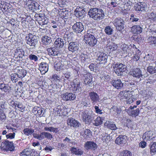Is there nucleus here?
<instances>
[{
  "label": "nucleus",
  "instance_id": "obj_1",
  "mask_svg": "<svg viewBox=\"0 0 156 156\" xmlns=\"http://www.w3.org/2000/svg\"><path fill=\"white\" fill-rule=\"evenodd\" d=\"M93 32L94 30L92 29L88 30L85 34L84 38L86 43L91 47L94 46L97 42Z\"/></svg>",
  "mask_w": 156,
  "mask_h": 156
},
{
  "label": "nucleus",
  "instance_id": "obj_2",
  "mask_svg": "<svg viewBox=\"0 0 156 156\" xmlns=\"http://www.w3.org/2000/svg\"><path fill=\"white\" fill-rule=\"evenodd\" d=\"M88 14L90 17L97 21L103 19L105 16L103 11L97 8L91 9L89 11Z\"/></svg>",
  "mask_w": 156,
  "mask_h": 156
},
{
  "label": "nucleus",
  "instance_id": "obj_3",
  "mask_svg": "<svg viewBox=\"0 0 156 156\" xmlns=\"http://www.w3.org/2000/svg\"><path fill=\"white\" fill-rule=\"evenodd\" d=\"M135 46L133 45V46L132 47L130 45L129 46L125 44H123L121 46L120 53L121 54H122L121 55L122 56L127 54L133 53V51L135 48Z\"/></svg>",
  "mask_w": 156,
  "mask_h": 156
},
{
  "label": "nucleus",
  "instance_id": "obj_4",
  "mask_svg": "<svg viewBox=\"0 0 156 156\" xmlns=\"http://www.w3.org/2000/svg\"><path fill=\"white\" fill-rule=\"evenodd\" d=\"M26 5L28 7V9L29 11L34 12L39 9V5L34 1L27 0Z\"/></svg>",
  "mask_w": 156,
  "mask_h": 156
},
{
  "label": "nucleus",
  "instance_id": "obj_5",
  "mask_svg": "<svg viewBox=\"0 0 156 156\" xmlns=\"http://www.w3.org/2000/svg\"><path fill=\"white\" fill-rule=\"evenodd\" d=\"M26 43L31 46H35L37 41L36 36L31 33L27 34L25 37Z\"/></svg>",
  "mask_w": 156,
  "mask_h": 156
},
{
  "label": "nucleus",
  "instance_id": "obj_6",
  "mask_svg": "<svg viewBox=\"0 0 156 156\" xmlns=\"http://www.w3.org/2000/svg\"><path fill=\"white\" fill-rule=\"evenodd\" d=\"M113 24L117 30L121 31L124 28L125 22L120 17L117 18L113 22Z\"/></svg>",
  "mask_w": 156,
  "mask_h": 156
},
{
  "label": "nucleus",
  "instance_id": "obj_7",
  "mask_svg": "<svg viewBox=\"0 0 156 156\" xmlns=\"http://www.w3.org/2000/svg\"><path fill=\"white\" fill-rule=\"evenodd\" d=\"M156 136V133L154 131L150 130L145 132L142 136L143 140L147 141L153 140Z\"/></svg>",
  "mask_w": 156,
  "mask_h": 156
},
{
  "label": "nucleus",
  "instance_id": "obj_8",
  "mask_svg": "<svg viewBox=\"0 0 156 156\" xmlns=\"http://www.w3.org/2000/svg\"><path fill=\"white\" fill-rule=\"evenodd\" d=\"M55 110L59 116H66L68 115L69 112L68 108L62 105L57 106L55 108Z\"/></svg>",
  "mask_w": 156,
  "mask_h": 156
},
{
  "label": "nucleus",
  "instance_id": "obj_9",
  "mask_svg": "<svg viewBox=\"0 0 156 156\" xmlns=\"http://www.w3.org/2000/svg\"><path fill=\"white\" fill-rule=\"evenodd\" d=\"M114 70L118 75H121L123 72L126 70L125 66L122 64L117 63L113 66Z\"/></svg>",
  "mask_w": 156,
  "mask_h": 156
},
{
  "label": "nucleus",
  "instance_id": "obj_10",
  "mask_svg": "<svg viewBox=\"0 0 156 156\" xmlns=\"http://www.w3.org/2000/svg\"><path fill=\"white\" fill-rule=\"evenodd\" d=\"M25 51L22 48H17L14 51V57L19 60L22 59L25 55Z\"/></svg>",
  "mask_w": 156,
  "mask_h": 156
},
{
  "label": "nucleus",
  "instance_id": "obj_11",
  "mask_svg": "<svg viewBox=\"0 0 156 156\" xmlns=\"http://www.w3.org/2000/svg\"><path fill=\"white\" fill-rule=\"evenodd\" d=\"M130 73L133 77L138 78L142 77L143 74L140 69L138 68H134L131 69Z\"/></svg>",
  "mask_w": 156,
  "mask_h": 156
},
{
  "label": "nucleus",
  "instance_id": "obj_12",
  "mask_svg": "<svg viewBox=\"0 0 156 156\" xmlns=\"http://www.w3.org/2000/svg\"><path fill=\"white\" fill-rule=\"evenodd\" d=\"M21 21L22 25L23 28H25L28 27H32V26L31 24L32 23L33 21L30 17H26L24 19L23 18Z\"/></svg>",
  "mask_w": 156,
  "mask_h": 156
},
{
  "label": "nucleus",
  "instance_id": "obj_13",
  "mask_svg": "<svg viewBox=\"0 0 156 156\" xmlns=\"http://www.w3.org/2000/svg\"><path fill=\"white\" fill-rule=\"evenodd\" d=\"M73 28L75 32L79 33L84 30V26L81 23L77 22L73 25Z\"/></svg>",
  "mask_w": 156,
  "mask_h": 156
},
{
  "label": "nucleus",
  "instance_id": "obj_14",
  "mask_svg": "<svg viewBox=\"0 0 156 156\" xmlns=\"http://www.w3.org/2000/svg\"><path fill=\"white\" fill-rule=\"evenodd\" d=\"M81 118L85 124H89L91 121V115H89L87 111H84L81 114Z\"/></svg>",
  "mask_w": 156,
  "mask_h": 156
},
{
  "label": "nucleus",
  "instance_id": "obj_15",
  "mask_svg": "<svg viewBox=\"0 0 156 156\" xmlns=\"http://www.w3.org/2000/svg\"><path fill=\"white\" fill-rule=\"evenodd\" d=\"M38 69L42 75L45 74L48 70V65L46 62H41L38 64Z\"/></svg>",
  "mask_w": 156,
  "mask_h": 156
},
{
  "label": "nucleus",
  "instance_id": "obj_16",
  "mask_svg": "<svg viewBox=\"0 0 156 156\" xmlns=\"http://www.w3.org/2000/svg\"><path fill=\"white\" fill-rule=\"evenodd\" d=\"M61 96L62 99L66 101L73 100H74L76 98L75 95L71 93L66 92L62 94Z\"/></svg>",
  "mask_w": 156,
  "mask_h": 156
},
{
  "label": "nucleus",
  "instance_id": "obj_17",
  "mask_svg": "<svg viewBox=\"0 0 156 156\" xmlns=\"http://www.w3.org/2000/svg\"><path fill=\"white\" fill-rule=\"evenodd\" d=\"M79 48V43L75 41L70 42L69 45V50L72 52H74L78 50Z\"/></svg>",
  "mask_w": 156,
  "mask_h": 156
},
{
  "label": "nucleus",
  "instance_id": "obj_18",
  "mask_svg": "<svg viewBox=\"0 0 156 156\" xmlns=\"http://www.w3.org/2000/svg\"><path fill=\"white\" fill-rule=\"evenodd\" d=\"M104 127L112 130H116L117 129V127L113 122L106 121L104 124Z\"/></svg>",
  "mask_w": 156,
  "mask_h": 156
},
{
  "label": "nucleus",
  "instance_id": "obj_19",
  "mask_svg": "<svg viewBox=\"0 0 156 156\" xmlns=\"http://www.w3.org/2000/svg\"><path fill=\"white\" fill-rule=\"evenodd\" d=\"M10 104L11 106L14 107L16 109H18L22 112L24 111V107L22 104L20 103L19 102L17 101H10Z\"/></svg>",
  "mask_w": 156,
  "mask_h": 156
},
{
  "label": "nucleus",
  "instance_id": "obj_20",
  "mask_svg": "<svg viewBox=\"0 0 156 156\" xmlns=\"http://www.w3.org/2000/svg\"><path fill=\"white\" fill-rule=\"evenodd\" d=\"M108 56L106 54L102 52H100L97 60H99L100 64H105L107 62Z\"/></svg>",
  "mask_w": 156,
  "mask_h": 156
},
{
  "label": "nucleus",
  "instance_id": "obj_21",
  "mask_svg": "<svg viewBox=\"0 0 156 156\" xmlns=\"http://www.w3.org/2000/svg\"><path fill=\"white\" fill-rule=\"evenodd\" d=\"M131 91L129 90H123L120 92L118 97L122 98L127 99L131 96Z\"/></svg>",
  "mask_w": 156,
  "mask_h": 156
},
{
  "label": "nucleus",
  "instance_id": "obj_22",
  "mask_svg": "<svg viewBox=\"0 0 156 156\" xmlns=\"http://www.w3.org/2000/svg\"><path fill=\"white\" fill-rule=\"evenodd\" d=\"M85 11L82 8L77 6L75 11V15L77 17L82 18L84 16Z\"/></svg>",
  "mask_w": 156,
  "mask_h": 156
},
{
  "label": "nucleus",
  "instance_id": "obj_23",
  "mask_svg": "<svg viewBox=\"0 0 156 156\" xmlns=\"http://www.w3.org/2000/svg\"><path fill=\"white\" fill-rule=\"evenodd\" d=\"M85 147L87 149H90L94 150L97 147L96 144L93 141H87L85 144Z\"/></svg>",
  "mask_w": 156,
  "mask_h": 156
},
{
  "label": "nucleus",
  "instance_id": "obj_24",
  "mask_svg": "<svg viewBox=\"0 0 156 156\" xmlns=\"http://www.w3.org/2000/svg\"><path fill=\"white\" fill-rule=\"evenodd\" d=\"M126 137L125 135H119L116 138L115 141V143L119 145L125 143L126 142Z\"/></svg>",
  "mask_w": 156,
  "mask_h": 156
},
{
  "label": "nucleus",
  "instance_id": "obj_25",
  "mask_svg": "<svg viewBox=\"0 0 156 156\" xmlns=\"http://www.w3.org/2000/svg\"><path fill=\"white\" fill-rule=\"evenodd\" d=\"M67 124L68 125H70L71 126H73L75 128H77L79 127L80 125L79 122L71 118L68 119L67 120Z\"/></svg>",
  "mask_w": 156,
  "mask_h": 156
},
{
  "label": "nucleus",
  "instance_id": "obj_26",
  "mask_svg": "<svg viewBox=\"0 0 156 156\" xmlns=\"http://www.w3.org/2000/svg\"><path fill=\"white\" fill-rule=\"evenodd\" d=\"M112 83L114 87L118 89H121L123 86V84L120 79L112 81Z\"/></svg>",
  "mask_w": 156,
  "mask_h": 156
},
{
  "label": "nucleus",
  "instance_id": "obj_27",
  "mask_svg": "<svg viewBox=\"0 0 156 156\" xmlns=\"http://www.w3.org/2000/svg\"><path fill=\"white\" fill-rule=\"evenodd\" d=\"M84 82L85 84H89L92 81L93 77L91 74L89 73H87L83 75Z\"/></svg>",
  "mask_w": 156,
  "mask_h": 156
},
{
  "label": "nucleus",
  "instance_id": "obj_28",
  "mask_svg": "<svg viewBox=\"0 0 156 156\" xmlns=\"http://www.w3.org/2000/svg\"><path fill=\"white\" fill-rule=\"evenodd\" d=\"M16 69H17L16 74L18 77L19 78H23L26 75L27 71L26 70L22 68L19 69L18 66L16 68Z\"/></svg>",
  "mask_w": 156,
  "mask_h": 156
},
{
  "label": "nucleus",
  "instance_id": "obj_29",
  "mask_svg": "<svg viewBox=\"0 0 156 156\" xmlns=\"http://www.w3.org/2000/svg\"><path fill=\"white\" fill-rule=\"evenodd\" d=\"M89 96L93 103H96L99 99V96L97 93L94 91H91L89 93Z\"/></svg>",
  "mask_w": 156,
  "mask_h": 156
},
{
  "label": "nucleus",
  "instance_id": "obj_30",
  "mask_svg": "<svg viewBox=\"0 0 156 156\" xmlns=\"http://www.w3.org/2000/svg\"><path fill=\"white\" fill-rule=\"evenodd\" d=\"M131 30L133 34H138L142 32V28L139 25H134L131 27Z\"/></svg>",
  "mask_w": 156,
  "mask_h": 156
},
{
  "label": "nucleus",
  "instance_id": "obj_31",
  "mask_svg": "<svg viewBox=\"0 0 156 156\" xmlns=\"http://www.w3.org/2000/svg\"><path fill=\"white\" fill-rule=\"evenodd\" d=\"M126 112L129 115L134 117H136L138 116L140 113V111L139 108H137L135 110H132L128 109L127 110Z\"/></svg>",
  "mask_w": 156,
  "mask_h": 156
},
{
  "label": "nucleus",
  "instance_id": "obj_32",
  "mask_svg": "<svg viewBox=\"0 0 156 156\" xmlns=\"http://www.w3.org/2000/svg\"><path fill=\"white\" fill-rule=\"evenodd\" d=\"M105 120L104 117L98 116L93 122V125L95 126H98L101 125Z\"/></svg>",
  "mask_w": 156,
  "mask_h": 156
},
{
  "label": "nucleus",
  "instance_id": "obj_33",
  "mask_svg": "<svg viewBox=\"0 0 156 156\" xmlns=\"http://www.w3.org/2000/svg\"><path fill=\"white\" fill-rule=\"evenodd\" d=\"M146 6L145 3L139 2L136 4L134 8L135 10L136 11H142L145 10Z\"/></svg>",
  "mask_w": 156,
  "mask_h": 156
},
{
  "label": "nucleus",
  "instance_id": "obj_34",
  "mask_svg": "<svg viewBox=\"0 0 156 156\" xmlns=\"http://www.w3.org/2000/svg\"><path fill=\"white\" fill-rule=\"evenodd\" d=\"M47 51L48 54L50 56H56L58 53V49L54 47L48 48Z\"/></svg>",
  "mask_w": 156,
  "mask_h": 156
},
{
  "label": "nucleus",
  "instance_id": "obj_35",
  "mask_svg": "<svg viewBox=\"0 0 156 156\" xmlns=\"http://www.w3.org/2000/svg\"><path fill=\"white\" fill-rule=\"evenodd\" d=\"M72 90L74 93H79L81 90V87L80 86V83L77 82L76 83H73L72 86Z\"/></svg>",
  "mask_w": 156,
  "mask_h": 156
},
{
  "label": "nucleus",
  "instance_id": "obj_36",
  "mask_svg": "<svg viewBox=\"0 0 156 156\" xmlns=\"http://www.w3.org/2000/svg\"><path fill=\"white\" fill-rule=\"evenodd\" d=\"M55 46L58 48H62L64 45L63 40L61 38H57L54 42Z\"/></svg>",
  "mask_w": 156,
  "mask_h": 156
},
{
  "label": "nucleus",
  "instance_id": "obj_37",
  "mask_svg": "<svg viewBox=\"0 0 156 156\" xmlns=\"http://www.w3.org/2000/svg\"><path fill=\"white\" fill-rule=\"evenodd\" d=\"M134 50L135 51L136 53L134 54L133 57V60L134 61H137L140 59V51L135 46V48Z\"/></svg>",
  "mask_w": 156,
  "mask_h": 156
},
{
  "label": "nucleus",
  "instance_id": "obj_38",
  "mask_svg": "<svg viewBox=\"0 0 156 156\" xmlns=\"http://www.w3.org/2000/svg\"><path fill=\"white\" fill-rule=\"evenodd\" d=\"M92 136V132L90 130L88 129H86L84 130L83 136L86 139L91 138Z\"/></svg>",
  "mask_w": 156,
  "mask_h": 156
},
{
  "label": "nucleus",
  "instance_id": "obj_39",
  "mask_svg": "<svg viewBox=\"0 0 156 156\" xmlns=\"http://www.w3.org/2000/svg\"><path fill=\"white\" fill-rule=\"evenodd\" d=\"M24 134L27 136H31L34 132V130L31 128H24L23 130Z\"/></svg>",
  "mask_w": 156,
  "mask_h": 156
},
{
  "label": "nucleus",
  "instance_id": "obj_40",
  "mask_svg": "<svg viewBox=\"0 0 156 156\" xmlns=\"http://www.w3.org/2000/svg\"><path fill=\"white\" fill-rule=\"evenodd\" d=\"M41 41L44 44L48 45L49 44L51 41V38L48 36H43L42 38Z\"/></svg>",
  "mask_w": 156,
  "mask_h": 156
},
{
  "label": "nucleus",
  "instance_id": "obj_41",
  "mask_svg": "<svg viewBox=\"0 0 156 156\" xmlns=\"http://www.w3.org/2000/svg\"><path fill=\"white\" fill-rule=\"evenodd\" d=\"M118 48L117 45L114 43H111L107 46L108 50L110 52L116 50Z\"/></svg>",
  "mask_w": 156,
  "mask_h": 156
},
{
  "label": "nucleus",
  "instance_id": "obj_42",
  "mask_svg": "<svg viewBox=\"0 0 156 156\" xmlns=\"http://www.w3.org/2000/svg\"><path fill=\"white\" fill-rule=\"evenodd\" d=\"M150 154L151 155L155 154L156 152V142H153L150 146Z\"/></svg>",
  "mask_w": 156,
  "mask_h": 156
},
{
  "label": "nucleus",
  "instance_id": "obj_43",
  "mask_svg": "<svg viewBox=\"0 0 156 156\" xmlns=\"http://www.w3.org/2000/svg\"><path fill=\"white\" fill-rule=\"evenodd\" d=\"M60 17L62 19H67L68 18L69 14L68 11L66 10H62L59 12Z\"/></svg>",
  "mask_w": 156,
  "mask_h": 156
},
{
  "label": "nucleus",
  "instance_id": "obj_44",
  "mask_svg": "<svg viewBox=\"0 0 156 156\" xmlns=\"http://www.w3.org/2000/svg\"><path fill=\"white\" fill-rule=\"evenodd\" d=\"M122 1L123 2V3H124V8L127 9H129L130 11V9L132 6L130 4L131 2H130L129 0H122Z\"/></svg>",
  "mask_w": 156,
  "mask_h": 156
},
{
  "label": "nucleus",
  "instance_id": "obj_45",
  "mask_svg": "<svg viewBox=\"0 0 156 156\" xmlns=\"http://www.w3.org/2000/svg\"><path fill=\"white\" fill-rule=\"evenodd\" d=\"M147 72L151 74H153L156 73V68L155 66H149L147 68Z\"/></svg>",
  "mask_w": 156,
  "mask_h": 156
},
{
  "label": "nucleus",
  "instance_id": "obj_46",
  "mask_svg": "<svg viewBox=\"0 0 156 156\" xmlns=\"http://www.w3.org/2000/svg\"><path fill=\"white\" fill-rule=\"evenodd\" d=\"M31 153V151L27 149H24L20 154V156H28L30 155Z\"/></svg>",
  "mask_w": 156,
  "mask_h": 156
},
{
  "label": "nucleus",
  "instance_id": "obj_47",
  "mask_svg": "<svg viewBox=\"0 0 156 156\" xmlns=\"http://www.w3.org/2000/svg\"><path fill=\"white\" fill-rule=\"evenodd\" d=\"M149 19L154 22H156V12H152L148 14Z\"/></svg>",
  "mask_w": 156,
  "mask_h": 156
},
{
  "label": "nucleus",
  "instance_id": "obj_48",
  "mask_svg": "<svg viewBox=\"0 0 156 156\" xmlns=\"http://www.w3.org/2000/svg\"><path fill=\"white\" fill-rule=\"evenodd\" d=\"M105 32L107 34L111 35L112 34L113 30L110 26H107L105 28Z\"/></svg>",
  "mask_w": 156,
  "mask_h": 156
},
{
  "label": "nucleus",
  "instance_id": "obj_49",
  "mask_svg": "<svg viewBox=\"0 0 156 156\" xmlns=\"http://www.w3.org/2000/svg\"><path fill=\"white\" fill-rule=\"evenodd\" d=\"M150 44H154L156 46V37L151 36L149 38Z\"/></svg>",
  "mask_w": 156,
  "mask_h": 156
},
{
  "label": "nucleus",
  "instance_id": "obj_50",
  "mask_svg": "<svg viewBox=\"0 0 156 156\" xmlns=\"http://www.w3.org/2000/svg\"><path fill=\"white\" fill-rule=\"evenodd\" d=\"M41 19L38 20V23L41 25H44L47 24L48 23V20L44 18H41Z\"/></svg>",
  "mask_w": 156,
  "mask_h": 156
},
{
  "label": "nucleus",
  "instance_id": "obj_51",
  "mask_svg": "<svg viewBox=\"0 0 156 156\" xmlns=\"http://www.w3.org/2000/svg\"><path fill=\"white\" fill-rule=\"evenodd\" d=\"M57 128H54L52 127H45L44 129L46 131H48L50 132H55V131L57 130Z\"/></svg>",
  "mask_w": 156,
  "mask_h": 156
},
{
  "label": "nucleus",
  "instance_id": "obj_52",
  "mask_svg": "<svg viewBox=\"0 0 156 156\" xmlns=\"http://www.w3.org/2000/svg\"><path fill=\"white\" fill-rule=\"evenodd\" d=\"M121 156H132V153L129 151L124 150L122 152Z\"/></svg>",
  "mask_w": 156,
  "mask_h": 156
},
{
  "label": "nucleus",
  "instance_id": "obj_53",
  "mask_svg": "<svg viewBox=\"0 0 156 156\" xmlns=\"http://www.w3.org/2000/svg\"><path fill=\"white\" fill-rule=\"evenodd\" d=\"M29 58L30 60L34 61V62L37 61L38 59L37 57L34 54L29 55Z\"/></svg>",
  "mask_w": 156,
  "mask_h": 156
},
{
  "label": "nucleus",
  "instance_id": "obj_54",
  "mask_svg": "<svg viewBox=\"0 0 156 156\" xmlns=\"http://www.w3.org/2000/svg\"><path fill=\"white\" fill-rule=\"evenodd\" d=\"M10 130H12V131H10V132H13L12 133H10V139H12L14 138L15 135V133L16 132V129L13 128H11V127Z\"/></svg>",
  "mask_w": 156,
  "mask_h": 156
},
{
  "label": "nucleus",
  "instance_id": "obj_55",
  "mask_svg": "<svg viewBox=\"0 0 156 156\" xmlns=\"http://www.w3.org/2000/svg\"><path fill=\"white\" fill-rule=\"evenodd\" d=\"M88 58L87 56V55L84 54H82L80 56V59L82 62H86L87 59Z\"/></svg>",
  "mask_w": 156,
  "mask_h": 156
},
{
  "label": "nucleus",
  "instance_id": "obj_56",
  "mask_svg": "<svg viewBox=\"0 0 156 156\" xmlns=\"http://www.w3.org/2000/svg\"><path fill=\"white\" fill-rule=\"evenodd\" d=\"M0 89L6 92L8 89V87L3 83L0 84Z\"/></svg>",
  "mask_w": 156,
  "mask_h": 156
},
{
  "label": "nucleus",
  "instance_id": "obj_57",
  "mask_svg": "<svg viewBox=\"0 0 156 156\" xmlns=\"http://www.w3.org/2000/svg\"><path fill=\"white\" fill-rule=\"evenodd\" d=\"M54 68L57 71H60L61 68V64L59 63H58L55 64Z\"/></svg>",
  "mask_w": 156,
  "mask_h": 156
},
{
  "label": "nucleus",
  "instance_id": "obj_58",
  "mask_svg": "<svg viewBox=\"0 0 156 156\" xmlns=\"http://www.w3.org/2000/svg\"><path fill=\"white\" fill-rule=\"evenodd\" d=\"M126 100L125 101V102L126 104L129 105L132 103L133 102V99L132 96H131L127 99H126Z\"/></svg>",
  "mask_w": 156,
  "mask_h": 156
},
{
  "label": "nucleus",
  "instance_id": "obj_59",
  "mask_svg": "<svg viewBox=\"0 0 156 156\" xmlns=\"http://www.w3.org/2000/svg\"><path fill=\"white\" fill-rule=\"evenodd\" d=\"M94 108L96 113L100 114H102V110L99 108L98 106L95 105L94 106Z\"/></svg>",
  "mask_w": 156,
  "mask_h": 156
},
{
  "label": "nucleus",
  "instance_id": "obj_60",
  "mask_svg": "<svg viewBox=\"0 0 156 156\" xmlns=\"http://www.w3.org/2000/svg\"><path fill=\"white\" fill-rule=\"evenodd\" d=\"M74 153L76 155H82L83 154V152L82 151H79L77 150L76 148H74V150L73 151Z\"/></svg>",
  "mask_w": 156,
  "mask_h": 156
},
{
  "label": "nucleus",
  "instance_id": "obj_61",
  "mask_svg": "<svg viewBox=\"0 0 156 156\" xmlns=\"http://www.w3.org/2000/svg\"><path fill=\"white\" fill-rule=\"evenodd\" d=\"M45 133L44 135H45V138L50 140H51L53 138L52 135L50 133L47 132H45Z\"/></svg>",
  "mask_w": 156,
  "mask_h": 156
},
{
  "label": "nucleus",
  "instance_id": "obj_62",
  "mask_svg": "<svg viewBox=\"0 0 156 156\" xmlns=\"http://www.w3.org/2000/svg\"><path fill=\"white\" fill-rule=\"evenodd\" d=\"M43 112V110L41 108H39V109L37 111V113H36V115L37 116L41 117L43 115L42 113Z\"/></svg>",
  "mask_w": 156,
  "mask_h": 156
},
{
  "label": "nucleus",
  "instance_id": "obj_63",
  "mask_svg": "<svg viewBox=\"0 0 156 156\" xmlns=\"http://www.w3.org/2000/svg\"><path fill=\"white\" fill-rule=\"evenodd\" d=\"M146 145L147 143L144 141H141L139 144V146L142 148H145L146 146Z\"/></svg>",
  "mask_w": 156,
  "mask_h": 156
},
{
  "label": "nucleus",
  "instance_id": "obj_64",
  "mask_svg": "<svg viewBox=\"0 0 156 156\" xmlns=\"http://www.w3.org/2000/svg\"><path fill=\"white\" fill-rule=\"evenodd\" d=\"M96 67V65L93 63H91L89 66V68L91 71H94Z\"/></svg>",
  "mask_w": 156,
  "mask_h": 156
}]
</instances>
